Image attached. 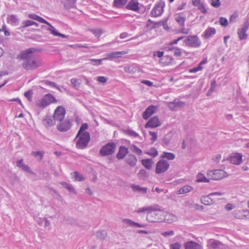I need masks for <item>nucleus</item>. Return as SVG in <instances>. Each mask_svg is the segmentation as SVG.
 I'll list each match as a JSON object with an SVG mask.
<instances>
[{
  "mask_svg": "<svg viewBox=\"0 0 249 249\" xmlns=\"http://www.w3.org/2000/svg\"><path fill=\"white\" fill-rule=\"evenodd\" d=\"M247 30L242 28L238 30V37L240 40L246 39L248 37V35L246 33Z\"/></svg>",
  "mask_w": 249,
  "mask_h": 249,
  "instance_id": "obj_35",
  "label": "nucleus"
},
{
  "mask_svg": "<svg viewBox=\"0 0 249 249\" xmlns=\"http://www.w3.org/2000/svg\"><path fill=\"white\" fill-rule=\"evenodd\" d=\"M164 214L162 216L163 220L162 221L167 222L168 223H171L173 221L176 220L177 217L173 214L168 213L164 211Z\"/></svg>",
  "mask_w": 249,
  "mask_h": 249,
  "instance_id": "obj_21",
  "label": "nucleus"
},
{
  "mask_svg": "<svg viewBox=\"0 0 249 249\" xmlns=\"http://www.w3.org/2000/svg\"><path fill=\"white\" fill-rule=\"evenodd\" d=\"M219 22L220 24L224 27H227L228 24V20L226 18L223 17L220 18Z\"/></svg>",
  "mask_w": 249,
  "mask_h": 249,
  "instance_id": "obj_54",
  "label": "nucleus"
},
{
  "mask_svg": "<svg viewBox=\"0 0 249 249\" xmlns=\"http://www.w3.org/2000/svg\"><path fill=\"white\" fill-rule=\"evenodd\" d=\"M197 181L201 182H209V179L202 173H198L197 175Z\"/></svg>",
  "mask_w": 249,
  "mask_h": 249,
  "instance_id": "obj_42",
  "label": "nucleus"
},
{
  "mask_svg": "<svg viewBox=\"0 0 249 249\" xmlns=\"http://www.w3.org/2000/svg\"><path fill=\"white\" fill-rule=\"evenodd\" d=\"M71 126V123L70 120L66 119L64 121L60 123L57 125V129L61 132H66L69 130Z\"/></svg>",
  "mask_w": 249,
  "mask_h": 249,
  "instance_id": "obj_11",
  "label": "nucleus"
},
{
  "mask_svg": "<svg viewBox=\"0 0 249 249\" xmlns=\"http://www.w3.org/2000/svg\"><path fill=\"white\" fill-rule=\"evenodd\" d=\"M57 100L54 96L51 94L45 95L41 100H38L36 105L39 107L44 108L51 103H56Z\"/></svg>",
  "mask_w": 249,
  "mask_h": 249,
  "instance_id": "obj_6",
  "label": "nucleus"
},
{
  "mask_svg": "<svg viewBox=\"0 0 249 249\" xmlns=\"http://www.w3.org/2000/svg\"><path fill=\"white\" fill-rule=\"evenodd\" d=\"M116 143L114 142H109L101 147L99 151V154L103 157L112 155L116 148Z\"/></svg>",
  "mask_w": 249,
  "mask_h": 249,
  "instance_id": "obj_4",
  "label": "nucleus"
},
{
  "mask_svg": "<svg viewBox=\"0 0 249 249\" xmlns=\"http://www.w3.org/2000/svg\"><path fill=\"white\" fill-rule=\"evenodd\" d=\"M193 190V187L190 185H185L180 188L178 192V194H184L189 193Z\"/></svg>",
  "mask_w": 249,
  "mask_h": 249,
  "instance_id": "obj_34",
  "label": "nucleus"
},
{
  "mask_svg": "<svg viewBox=\"0 0 249 249\" xmlns=\"http://www.w3.org/2000/svg\"><path fill=\"white\" fill-rule=\"evenodd\" d=\"M127 0H114L113 6L117 8H123L127 3Z\"/></svg>",
  "mask_w": 249,
  "mask_h": 249,
  "instance_id": "obj_33",
  "label": "nucleus"
},
{
  "mask_svg": "<svg viewBox=\"0 0 249 249\" xmlns=\"http://www.w3.org/2000/svg\"><path fill=\"white\" fill-rule=\"evenodd\" d=\"M128 153V148L124 146H121L116 155V158L118 160L123 159Z\"/></svg>",
  "mask_w": 249,
  "mask_h": 249,
  "instance_id": "obj_18",
  "label": "nucleus"
},
{
  "mask_svg": "<svg viewBox=\"0 0 249 249\" xmlns=\"http://www.w3.org/2000/svg\"><path fill=\"white\" fill-rule=\"evenodd\" d=\"M151 210H153L152 206H148L147 207H142V208L139 209V210L137 211V213H140L145 212L146 211H148V212L150 211Z\"/></svg>",
  "mask_w": 249,
  "mask_h": 249,
  "instance_id": "obj_53",
  "label": "nucleus"
},
{
  "mask_svg": "<svg viewBox=\"0 0 249 249\" xmlns=\"http://www.w3.org/2000/svg\"><path fill=\"white\" fill-rule=\"evenodd\" d=\"M164 6L165 3L164 1L161 0L159 1L151 11V16L154 17L160 16L163 11Z\"/></svg>",
  "mask_w": 249,
  "mask_h": 249,
  "instance_id": "obj_8",
  "label": "nucleus"
},
{
  "mask_svg": "<svg viewBox=\"0 0 249 249\" xmlns=\"http://www.w3.org/2000/svg\"><path fill=\"white\" fill-rule=\"evenodd\" d=\"M95 236L98 239L104 240L107 236V232L105 230H100L96 233Z\"/></svg>",
  "mask_w": 249,
  "mask_h": 249,
  "instance_id": "obj_39",
  "label": "nucleus"
},
{
  "mask_svg": "<svg viewBox=\"0 0 249 249\" xmlns=\"http://www.w3.org/2000/svg\"><path fill=\"white\" fill-rule=\"evenodd\" d=\"M64 6L66 9H70L75 6L77 0H65Z\"/></svg>",
  "mask_w": 249,
  "mask_h": 249,
  "instance_id": "obj_37",
  "label": "nucleus"
},
{
  "mask_svg": "<svg viewBox=\"0 0 249 249\" xmlns=\"http://www.w3.org/2000/svg\"><path fill=\"white\" fill-rule=\"evenodd\" d=\"M41 83L46 86H50L51 87L56 88L57 89H59V88L56 85V84L53 82H51L48 80H44L42 81Z\"/></svg>",
  "mask_w": 249,
  "mask_h": 249,
  "instance_id": "obj_50",
  "label": "nucleus"
},
{
  "mask_svg": "<svg viewBox=\"0 0 249 249\" xmlns=\"http://www.w3.org/2000/svg\"><path fill=\"white\" fill-rule=\"evenodd\" d=\"M152 209L147 213L146 219L150 222H162L164 211L152 206Z\"/></svg>",
  "mask_w": 249,
  "mask_h": 249,
  "instance_id": "obj_3",
  "label": "nucleus"
},
{
  "mask_svg": "<svg viewBox=\"0 0 249 249\" xmlns=\"http://www.w3.org/2000/svg\"><path fill=\"white\" fill-rule=\"evenodd\" d=\"M60 184L66 189H67L70 192L73 193L75 194V191L74 189L73 188V186L67 182H62L60 183Z\"/></svg>",
  "mask_w": 249,
  "mask_h": 249,
  "instance_id": "obj_41",
  "label": "nucleus"
},
{
  "mask_svg": "<svg viewBox=\"0 0 249 249\" xmlns=\"http://www.w3.org/2000/svg\"><path fill=\"white\" fill-rule=\"evenodd\" d=\"M32 154L36 157H39L40 160H41L44 155V152L42 151H33L32 152Z\"/></svg>",
  "mask_w": 249,
  "mask_h": 249,
  "instance_id": "obj_52",
  "label": "nucleus"
},
{
  "mask_svg": "<svg viewBox=\"0 0 249 249\" xmlns=\"http://www.w3.org/2000/svg\"><path fill=\"white\" fill-rule=\"evenodd\" d=\"M170 140L169 137L167 136H164L162 141V145L163 146H167L169 143Z\"/></svg>",
  "mask_w": 249,
  "mask_h": 249,
  "instance_id": "obj_57",
  "label": "nucleus"
},
{
  "mask_svg": "<svg viewBox=\"0 0 249 249\" xmlns=\"http://www.w3.org/2000/svg\"><path fill=\"white\" fill-rule=\"evenodd\" d=\"M126 133L128 135L134 137H137L139 136V134L138 133H137L136 132L132 130H127L126 131Z\"/></svg>",
  "mask_w": 249,
  "mask_h": 249,
  "instance_id": "obj_64",
  "label": "nucleus"
},
{
  "mask_svg": "<svg viewBox=\"0 0 249 249\" xmlns=\"http://www.w3.org/2000/svg\"><path fill=\"white\" fill-rule=\"evenodd\" d=\"M177 22L181 26H184L185 21V16L182 13L177 14L175 18Z\"/></svg>",
  "mask_w": 249,
  "mask_h": 249,
  "instance_id": "obj_26",
  "label": "nucleus"
},
{
  "mask_svg": "<svg viewBox=\"0 0 249 249\" xmlns=\"http://www.w3.org/2000/svg\"><path fill=\"white\" fill-rule=\"evenodd\" d=\"M233 215L238 219H243L245 215L243 213L242 210H235L233 212Z\"/></svg>",
  "mask_w": 249,
  "mask_h": 249,
  "instance_id": "obj_45",
  "label": "nucleus"
},
{
  "mask_svg": "<svg viewBox=\"0 0 249 249\" xmlns=\"http://www.w3.org/2000/svg\"><path fill=\"white\" fill-rule=\"evenodd\" d=\"M216 33V30L213 27H208L202 35V37H203L205 39H208L211 36H213Z\"/></svg>",
  "mask_w": 249,
  "mask_h": 249,
  "instance_id": "obj_23",
  "label": "nucleus"
},
{
  "mask_svg": "<svg viewBox=\"0 0 249 249\" xmlns=\"http://www.w3.org/2000/svg\"><path fill=\"white\" fill-rule=\"evenodd\" d=\"M35 50L34 48H29L22 51L18 56L23 60L22 67L26 70H34L42 64L38 56L34 53Z\"/></svg>",
  "mask_w": 249,
  "mask_h": 249,
  "instance_id": "obj_1",
  "label": "nucleus"
},
{
  "mask_svg": "<svg viewBox=\"0 0 249 249\" xmlns=\"http://www.w3.org/2000/svg\"><path fill=\"white\" fill-rule=\"evenodd\" d=\"M211 4L213 7L215 8H217L220 6V0H211Z\"/></svg>",
  "mask_w": 249,
  "mask_h": 249,
  "instance_id": "obj_59",
  "label": "nucleus"
},
{
  "mask_svg": "<svg viewBox=\"0 0 249 249\" xmlns=\"http://www.w3.org/2000/svg\"><path fill=\"white\" fill-rule=\"evenodd\" d=\"M141 163L146 169L151 170L154 164V161L152 159H146L142 160Z\"/></svg>",
  "mask_w": 249,
  "mask_h": 249,
  "instance_id": "obj_24",
  "label": "nucleus"
},
{
  "mask_svg": "<svg viewBox=\"0 0 249 249\" xmlns=\"http://www.w3.org/2000/svg\"><path fill=\"white\" fill-rule=\"evenodd\" d=\"M208 176L213 180H219L225 177V172L221 170H214L208 171Z\"/></svg>",
  "mask_w": 249,
  "mask_h": 249,
  "instance_id": "obj_9",
  "label": "nucleus"
},
{
  "mask_svg": "<svg viewBox=\"0 0 249 249\" xmlns=\"http://www.w3.org/2000/svg\"><path fill=\"white\" fill-rule=\"evenodd\" d=\"M185 105L184 102L178 99H175L173 102L167 103L168 107L172 110H175L177 107H183Z\"/></svg>",
  "mask_w": 249,
  "mask_h": 249,
  "instance_id": "obj_13",
  "label": "nucleus"
},
{
  "mask_svg": "<svg viewBox=\"0 0 249 249\" xmlns=\"http://www.w3.org/2000/svg\"><path fill=\"white\" fill-rule=\"evenodd\" d=\"M160 125V122L157 116L151 118L145 124V128H156Z\"/></svg>",
  "mask_w": 249,
  "mask_h": 249,
  "instance_id": "obj_12",
  "label": "nucleus"
},
{
  "mask_svg": "<svg viewBox=\"0 0 249 249\" xmlns=\"http://www.w3.org/2000/svg\"><path fill=\"white\" fill-rule=\"evenodd\" d=\"M183 42L186 46L192 48H198L201 44L200 40L196 35L187 36Z\"/></svg>",
  "mask_w": 249,
  "mask_h": 249,
  "instance_id": "obj_5",
  "label": "nucleus"
},
{
  "mask_svg": "<svg viewBox=\"0 0 249 249\" xmlns=\"http://www.w3.org/2000/svg\"><path fill=\"white\" fill-rule=\"evenodd\" d=\"M170 247V249H180L181 245L178 242H176L171 244Z\"/></svg>",
  "mask_w": 249,
  "mask_h": 249,
  "instance_id": "obj_56",
  "label": "nucleus"
},
{
  "mask_svg": "<svg viewBox=\"0 0 249 249\" xmlns=\"http://www.w3.org/2000/svg\"><path fill=\"white\" fill-rule=\"evenodd\" d=\"M123 222L127 226L131 227H137L139 228H145L146 226L145 224H141L127 218L124 219Z\"/></svg>",
  "mask_w": 249,
  "mask_h": 249,
  "instance_id": "obj_19",
  "label": "nucleus"
},
{
  "mask_svg": "<svg viewBox=\"0 0 249 249\" xmlns=\"http://www.w3.org/2000/svg\"><path fill=\"white\" fill-rule=\"evenodd\" d=\"M203 69V67L202 66H200V65H198V66L197 67L194 68L193 69H191L189 70V71L192 73H195L196 72L199 71H201Z\"/></svg>",
  "mask_w": 249,
  "mask_h": 249,
  "instance_id": "obj_63",
  "label": "nucleus"
},
{
  "mask_svg": "<svg viewBox=\"0 0 249 249\" xmlns=\"http://www.w3.org/2000/svg\"><path fill=\"white\" fill-rule=\"evenodd\" d=\"M210 194L208 196H202L201 198V202L205 205H211L213 203V200L210 197Z\"/></svg>",
  "mask_w": 249,
  "mask_h": 249,
  "instance_id": "obj_32",
  "label": "nucleus"
},
{
  "mask_svg": "<svg viewBox=\"0 0 249 249\" xmlns=\"http://www.w3.org/2000/svg\"><path fill=\"white\" fill-rule=\"evenodd\" d=\"M168 50H174V55L176 56L179 57L181 55V49L177 47H168Z\"/></svg>",
  "mask_w": 249,
  "mask_h": 249,
  "instance_id": "obj_48",
  "label": "nucleus"
},
{
  "mask_svg": "<svg viewBox=\"0 0 249 249\" xmlns=\"http://www.w3.org/2000/svg\"><path fill=\"white\" fill-rule=\"evenodd\" d=\"M107 58H103L100 59H90L89 61L91 64L95 66H99L101 64V62L103 60H107Z\"/></svg>",
  "mask_w": 249,
  "mask_h": 249,
  "instance_id": "obj_46",
  "label": "nucleus"
},
{
  "mask_svg": "<svg viewBox=\"0 0 249 249\" xmlns=\"http://www.w3.org/2000/svg\"><path fill=\"white\" fill-rule=\"evenodd\" d=\"M55 120H54L53 118H52L50 116H46L42 120V123L44 126L48 127L54 125L55 124Z\"/></svg>",
  "mask_w": 249,
  "mask_h": 249,
  "instance_id": "obj_22",
  "label": "nucleus"
},
{
  "mask_svg": "<svg viewBox=\"0 0 249 249\" xmlns=\"http://www.w3.org/2000/svg\"><path fill=\"white\" fill-rule=\"evenodd\" d=\"M125 161L131 167H134L136 165L137 159L134 155L130 154L125 158Z\"/></svg>",
  "mask_w": 249,
  "mask_h": 249,
  "instance_id": "obj_20",
  "label": "nucleus"
},
{
  "mask_svg": "<svg viewBox=\"0 0 249 249\" xmlns=\"http://www.w3.org/2000/svg\"><path fill=\"white\" fill-rule=\"evenodd\" d=\"M125 8L127 10H130L134 12H138L140 10L139 3L136 0H131L126 5Z\"/></svg>",
  "mask_w": 249,
  "mask_h": 249,
  "instance_id": "obj_14",
  "label": "nucleus"
},
{
  "mask_svg": "<svg viewBox=\"0 0 249 249\" xmlns=\"http://www.w3.org/2000/svg\"><path fill=\"white\" fill-rule=\"evenodd\" d=\"M33 94V92L32 90H28V91L25 92L24 94V96L27 98V99L29 101H32Z\"/></svg>",
  "mask_w": 249,
  "mask_h": 249,
  "instance_id": "obj_51",
  "label": "nucleus"
},
{
  "mask_svg": "<svg viewBox=\"0 0 249 249\" xmlns=\"http://www.w3.org/2000/svg\"><path fill=\"white\" fill-rule=\"evenodd\" d=\"M47 25L50 27L48 29V30H49L52 34L55 36V33H58V32L55 30V28L49 22V24Z\"/></svg>",
  "mask_w": 249,
  "mask_h": 249,
  "instance_id": "obj_61",
  "label": "nucleus"
},
{
  "mask_svg": "<svg viewBox=\"0 0 249 249\" xmlns=\"http://www.w3.org/2000/svg\"><path fill=\"white\" fill-rule=\"evenodd\" d=\"M231 163L239 165L242 162V155L239 153H234L230 157Z\"/></svg>",
  "mask_w": 249,
  "mask_h": 249,
  "instance_id": "obj_16",
  "label": "nucleus"
},
{
  "mask_svg": "<svg viewBox=\"0 0 249 249\" xmlns=\"http://www.w3.org/2000/svg\"><path fill=\"white\" fill-rule=\"evenodd\" d=\"M126 53L124 51L112 52L107 53V57L106 58H107V59H108L116 57H120L121 55L124 54Z\"/></svg>",
  "mask_w": 249,
  "mask_h": 249,
  "instance_id": "obj_29",
  "label": "nucleus"
},
{
  "mask_svg": "<svg viewBox=\"0 0 249 249\" xmlns=\"http://www.w3.org/2000/svg\"><path fill=\"white\" fill-rule=\"evenodd\" d=\"M73 177L75 178V180L77 181H81L85 179V178H84L83 175L77 171H75L73 172Z\"/></svg>",
  "mask_w": 249,
  "mask_h": 249,
  "instance_id": "obj_49",
  "label": "nucleus"
},
{
  "mask_svg": "<svg viewBox=\"0 0 249 249\" xmlns=\"http://www.w3.org/2000/svg\"><path fill=\"white\" fill-rule=\"evenodd\" d=\"M157 107L151 105L149 106L142 113V117L144 120H147L156 110Z\"/></svg>",
  "mask_w": 249,
  "mask_h": 249,
  "instance_id": "obj_15",
  "label": "nucleus"
},
{
  "mask_svg": "<svg viewBox=\"0 0 249 249\" xmlns=\"http://www.w3.org/2000/svg\"><path fill=\"white\" fill-rule=\"evenodd\" d=\"M21 169L22 170H23L25 172H27L29 173H30L32 174H35V173L30 169V167L27 165H25V164H24L23 166H22V167L21 168Z\"/></svg>",
  "mask_w": 249,
  "mask_h": 249,
  "instance_id": "obj_55",
  "label": "nucleus"
},
{
  "mask_svg": "<svg viewBox=\"0 0 249 249\" xmlns=\"http://www.w3.org/2000/svg\"><path fill=\"white\" fill-rule=\"evenodd\" d=\"M129 148L132 151V152L138 155H141L142 154V150L134 144L130 145Z\"/></svg>",
  "mask_w": 249,
  "mask_h": 249,
  "instance_id": "obj_43",
  "label": "nucleus"
},
{
  "mask_svg": "<svg viewBox=\"0 0 249 249\" xmlns=\"http://www.w3.org/2000/svg\"><path fill=\"white\" fill-rule=\"evenodd\" d=\"M149 134L151 136V140L152 142H154L156 141H157L158 138V135L157 132H153L152 131H149Z\"/></svg>",
  "mask_w": 249,
  "mask_h": 249,
  "instance_id": "obj_58",
  "label": "nucleus"
},
{
  "mask_svg": "<svg viewBox=\"0 0 249 249\" xmlns=\"http://www.w3.org/2000/svg\"><path fill=\"white\" fill-rule=\"evenodd\" d=\"M88 127L87 123L82 124L81 125L75 137V139L78 138L76 143L77 148L83 149L88 146L90 140V135L89 132L86 131Z\"/></svg>",
  "mask_w": 249,
  "mask_h": 249,
  "instance_id": "obj_2",
  "label": "nucleus"
},
{
  "mask_svg": "<svg viewBox=\"0 0 249 249\" xmlns=\"http://www.w3.org/2000/svg\"><path fill=\"white\" fill-rule=\"evenodd\" d=\"M169 162L165 160H159L156 164V173L160 174L165 173L169 167Z\"/></svg>",
  "mask_w": 249,
  "mask_h": 249,
  "instance_id": "obj_7",
  "label": "nucleus"
},
{
  "mask_svg": "<svg viewBox=\"0 0 249 249\" xmlns=\"http://www.w3.org/2000/svg\"><path fill=\"white\" fill-rule=\"evenodd\" d=\"M32 25H35L36 27L38 26V24L35 21L30 20H27L23 21L22 22V28H25L29 26H32Z\"/></svg>",
  "mask_w": 249,
  "mask_h": 249,
  "instance_id": "obj_36",
  "label": "nucleus"
},
{
  "mask_svg": "<svg viewBox=\"0 0 249 249\" xmlns=\"http://www.w3.org/2000/svg\"><path fill=\"white\" fill-rule=\"evenodd\" d=\"M162 158H166L169 160H173L175 158V155L172 153H168L164 152L163 153L162 155L161 156Z\"/></svg>",
  "mask_w": 249,
  "mask_h": 249,
  "instance_id": "obj_44",
  "label": "nucleus"
},
{
  "mask_svg": "<svg viewBox=\"0 0 249 249\" xmlns=\"http://www.w3.org/2000/svg\"><path fill=\"white\" fill-rule=\"evenodd\" d=\"M65 113V108L62 106H58L54 110L53 118L55 121L61 122L64 118Z\"/></svg>",
  "mask_w": 249,
  "mask_h": 249,
  "instance_id": "obj_10",
  "label": "nucleus"
},
{
  "mask_svg": "<svg viewBox=\"0 0 249 249\" xmlns=\"http://www.w3.org/2000/svg\"><path fill=\"white\" fill-rule=\"evenodd\" d=\"M221 245V242L219 241L214 240H210L208 242L209 249H217Z\"/></svg>",
  "mask_w": 249,
  "mask_h": 249,
  "instance_id": "obj_31",
  "label": "nucleus"
},
{
  "mask_svg": "<svg viewBox=\"0 0 249 249\" xmlns=\"http://www.w3.org/2000/svg\"><path fill=\"white\" fill-rule=\"evenodd\" d=\"M138 177L142 180H145L149 177V174L144 169H141L138 174Z\"/></svg>",
  "mask_w": 249,
  "mask_h": 249,
  "instance_id": "obj_38",
  "label": "nucleus"
},
{
  "mask_svg": "<svg viewBox=\"0 0 249 249\" xmlns=\"http://www.w3.org/2000/svg\"><path fill=\"white\" fill-rule=\"evenodd\" d=\"M7 22L11 25L16 26L18 24L19 21L16 16L11 15L8 17Z\"/></svg>",
  "mask_w": 249,
  "mask_h": 249,
  "instance_id": "obj_28",
  "label": "nucleus"
},
{
  "mask_svg": "<svg viewBox=\"0 0 249 249\" xmlns=\"http://www.w3.org/2000/svg\"><path fill=\"white\" fill-rule=\"evenodd\" d=\"M174 62L173 57L169 55H166L161 58L160 60V62L163 64L164 65L172 64Z\"/></svg>",
  "mask_w": 249,
  "mask_h": 249,
  "instance_id": "obj_25",
  "label": "nucleus"
},
{
  "mask_svg": "<svg viewBox=\"0 0 249 249\" xmlns=\"http://www.w3.org/2000/svg\"><path fill=\"white\" fill-rule=\"evenodd\" d=\"M147 155L152 156L153 158L157 157L158 155V152L156 148H151L148 152H145Z\"/></svg>",
  "mask_w": 249,
  "mask_h": 249,
  "instance_id": "obj_47",
  "label": "nucleus"
},
{
  "mask_svg": "<svg viewBox=\"0 0 249 249\" xmlns=\"http://www.w3.org/2000/svg\"><path fill=\"white\" fill-rule=\"evenodd\" d=\"M184 247L185 249H202L201 245L193 241L185 242Z\"/></svg>",
  "mask_w": 249,
  "mask_h": 249,
  "instance_id": "obj_17",
  "label": "nucleus"
},
{
  "mask_svg": "<svg viewBox=\"0 0 249 249\" xmlns=\"http://www.w3.org/2000/svg\"><path fill=\"white\" fill-rule=\"evenodd\" d=\"M131 187L132 190L134 192H137L143 194L147 193V189L146 187H142L140 185L135 184H132Z\"/></svg>",
  "mask_w": 249,
  "mask_h": 249,
  "instance_id": "obj_27",
  "label": "nucleus"
},
{
  "mask_svg": "<svg viewBox=\"0 0 249 249\" xmlns=\"http://www.w3.org/2000/svg\"><path fill=\"white\" fill-rule=\"evenodd\" d=\"M28 16V18L31 19H34V20L39 21L41 23H45L46 24H49V22L48 21H47L46 20H45L42 18L37 16L35 14H29Z\"/></svg>",
  "mask_w": 249,
  "mask_h": 249,
  "instance_id": "obj_30",
  "label": "nucleus"
},
{
  "mask_svg": "<svg viewBox=\"0 0 249 249\" xmlns=\"http://www.w3.org/2000/svg\"><path fill=\"white\" fill-rule=\"evenodd\" d=\"M124 70L125 72L128 73L133 74L137 71V69L134 66L130 65L124 67Z\"/></svg>",
  "mask_w": 249,
  "mask_h": 249,
  "instance_id": "obj_40",
  "label": "nucleus"
},
{
  "mask_svg": "<svg viewBox=\"0 0 249 249\" xmlns=\"http://www.w3.org/2000/svg\"><path fill=\"white\" fill-rule=\"evenodd\" d=\"M161 234L164 237L171 236L174 235V231H164L161 232Z\"/></svg>",
  "mask_w": 249,
  "mask_h": 249,
  "instance_id": "obj_60",
  "label": "nucleus"
},
{
  "mask_svg": "<svg viewBox=\"0 0 249 249\" xmlns=\"http://www.w3.org/2000/svg\"><path fill=\"white\" fill-rule=\"evenodd\" d=\"M198 7V9L202 13L204 14H205L207 12V11L206 9L205 8L204 5L203 4V3H200L198 6H197Z\"/></svg>",
  "mask_w": 249,
  "mask_h": 249,
  "instance_id": "obj_62",
  "label": "nucleus"
}]
</instances>
